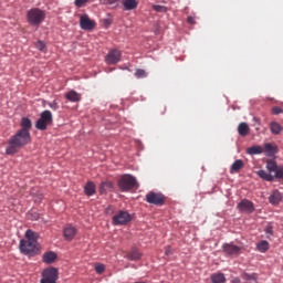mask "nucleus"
Here are the masks:
<instances>
[{
	"label": "nucleus",
	"mask_w": 283,
	"mask_h": 283,
	"mask_svg": "<svg viewBox=\"0 0 283 283\" xmlns=\"http://www.w3.org/2000/svg\"><path fill=\"white\" fill-rule=\"evenodd\" d=\"M188 23H190L191 25L196 23V20L193 19V17H188Z\"/></svg>",
	"instance_id": "41"
},
{
	"label": "nucleus",
	"mask_w": 283,
	"mask_h": 283,
	"mask_svg": "<svg viewBox=\"0 0 283 283\" xmlns=\"http://www.w3.org/2000/svg\"><path fill=\"white\" fill-rule=\"evenodd\" d=\"M128 222H132V214L125 210H119L113 217V224H115V227L128 224Z\"/></svg>",
	"instance_id": "8"
},
{
	"label": "nucleus",
	"mask_w": 283,
	"mask_h": 283,
	"mask_svg": "<svg viewBox=\"0 0 283 283\" xmlns=\"http://www.w3.org/2000/svg\"><path fill=\"white\" fill-rule=\"evenodd\" d=\"M135 76H136V78H145V76H147V72H145V70H143V69H138L135 72Z\"/></svg>",
	"instance_id": "33"
},
{
	"label": "nucleus",
	"mask_w": 283,
	"mask_h": 283,
	"mask_svg": "<svg viewBox=\"0 0 283 283\" xmlns=\"http://www.w3.org/2000/svg\"><path fill=\"white\" fill-rule=\"evenodd\" d=\"M264 231L268 235H273V226H268Z\"/></svg>",
	"instance_id": "38"
},
{
	"label": "nucleus",
	"mask_w": 283,
	"mask_h": 283,
	"mask_svg": "<svg viewBox=\"0 0 283 283\" xmlns=\"http://www.w3.org/2000/svg\"><path fill=\"white\" fill-rule=\"evenodd\" d=\"M115 211V208L113 206H108L106 209H105V213L106 216H113Z\"/></svg>",
	"instance_id": "36"
},
{
	"label": "nucleus",
	"mask_w": 283,
	"mask_h": 283,
	"mask_svg": "<svg viewBox=\"0 0 283 283\" xmlns=\"http://www.w3.org/2000/svg\"><path fill=\"white\" fill-rule=\"evenodd\" d=\"M25 238L20 241V251L24 253V255H36V251H39V234L32 230H27Z\"/></svg>",
	"instance_id": "3"
},
{
	"label": "nucleus",
	"mask_w": 283,
	"mask_h": 283,
	"mask_svg": "<svg viewBox=\"0 0 283 283\" xmlns=\"http://www.w3.org/2000/svg\"><path fill=\"white\" fill-rule=\"evenodd\" d=\"M223 249V253H226V255H238L240 253V251H242V248L233 244V243H226L222 247Z\"/></svg>",
	"instance_id": "13"
},
{
	"label": "nucleus",
	"mask_w": 283,
	"mask_h": 283,
	"mask_svg": "<svg viewBox=\"0 0 283 283\" xmlns=\"http://www.w3.org/2000/svg\"><path fill=\"white\" fill-rule=\"evenodd\" d=\"M242 280H244L245 282H254V283H258V274L255 273H252V274H249V273H243L241 275Z\"/></svg>",
	"instance_id": "30"
},
{
	"label": "nucleus",
	"mask_w": 283,
	"mask_h": 283,
	"mask_svg": "<svg viewBox=\"0 0 283 283\" xmlns=\"http://www.w3.org/2000/svg\"><path fill=\"white\" fill-rule=\"evenodd\" d=\"M65 98L71 103H78V101H81V94L76 93L75 91H70L65 94Z\"/></svg>",
	"instance_id": "22"
},
{
	"label": "nucleus",
	"mask_w": 283,
	"mask_h": 283,
	"mask_svg": "<svg viewBox=\"0 0 283 283\" xmlns=\"http://www.w3.org/2000/svg\"><path fill=\"white\" fill-rule=\"evenodd\" d=\"M95 271H96V273H98L101 275V273L105 272V265H103V264L95 265Z\"/></svg>",
	"instance_id": "35"
},
{
	"label": "nucleus",
	"mask_w": 283,
	"mask_h": 283,
	"mask_svg": "<svg viewBox=\"0 0 283 283\" xmlns=\"http://www.w3.org/2000/svg\"><path fill=\"white\" fill-rule=\"evenodd\" d=\"M35 48L36 50H39L40 52H46L48 51V46L45 45V42L39 40L38 42H35Z\"/></svg>",
	"instance_id": "31"
},
{
	"label": "nucleus",
	"mask_w": 283,
	"mask_h": 283,
	"mask_svg": "<svg viewBox=\"0 0 283 283\" xmlns=\"http://www.w3.org/2000/svg\"><path fill=\"white\" fill-rule=\"evenodd\" d=\"M282 107H280V106H274L273 108H272V114H274V115H277V114H282Z\"/></svg>",
	"instance_id": "37"
},
{
	"label": "nucleus",
	"mask_w": 283,
	"mask_h": 283,
	"mask_svg": "<svg viewBox=\"0 0 283 283\" xmlns=\"http://www.w3.org/2000/svg\"><path fill=\"white\" fill-rule=\"evenodd\" d=\"M52 112L50 111H43L40 115V118L35 123L36 129L40 132H45L48 129L49 125H52L53 123Z\"/></svg>",
	"instance_id": "6"
},
{
	"label": "nucleus",
	"mask_w": 283,
	"mask_h": 283,
	"mask_svg": "<svg viewBox=\"0 0 283 283\" xmlns=\"http://www.w3.org/2000/svg\"><path fill=\"white\" fill-rule=\"evenodd\" d=\"M153 9L155 10V12H167V7L160 4L153 6Z\"/></svg>",
	"instance_id": "34"
},
{
	"label": "nucleus",
	"mask_w": 283,
	"mask_h": 283,
	"mask_svg": "<svg viewBox=\"0 0 283 283\" xmlns=\"http://www.w3.org/2000/svg\"><path fill=\"white\" fill-rule=\"evenodd\" d=\"M263 154L268 157H273L277 154V146L275 144L265 143L263 145Z\"/></svg>",
	"instance_id": "16"
},
{
	"label": "nucleus",
	"mask_w": 283,
	"mask_h": 283,
	"mask_svg": "<svg viewBox=\"0 0 283 283\" xmlns=\"http://www.w3.org/2000/svg\"><path fill=\"white\" fill-rule=\"evenodd\" d=\"M146 202H148V205H155L156 207H163V205H165V195L150 191L146 195Z\"/></svg>",
	"instance_id": "9"
},
{
	"label": "nucleus",
	"mask_w": 283,
	"mask_h": 283,
	"mask_svg": "<svg viewBox=\"0 0 283 283\" xmlns=\"http://www.w3.org/2000/svg\"><path fill=\"white\" fill-rule=\"evenodd\" d=\"M244 167V161L242 159H237L230 168V174H238L240 169Z\"/></svg>",
	"instance_id": "21"
},
{
	"label": "nucleus",
	"mask_w": 283,
	"mask_h": 283,
	"mask_svg": "<svg viewBox=\"0 0 283 283\" xmlns=\"http://www.w3.org/2000/svg\"><path fill=\"white\" fill-rule=\"evenodd\" d=\"M270 129L271 133L274 135L281 134L282 133V125H280L277 122H272L270 124Z\"/></svg>",
	"instance_id": "29"
},
{
	"label": "nucleus",
	"mask_w": 283,
	"mask_h": 283,
	"mask_svg": "<svg viewBox=\"0 0 283 283\" xmlns=\"http://www.w3.org/2000/svg\"><path fill=\"white\" fill-rule=\"evenodd\" d=\"M57 280L59 270L56 268H49L42 271L40 283H56Z\"/></svg>",
	"instance_id": "7"
},
{
	"label": "nucleus",
	"mask_w": 283,
	"mask_h": 283,
	"mask_svg": "<svg viewBox=\"0 0 283 283\" xmlns=\"http://www.w3.org/2000/svg\"><path fill=\"white\" fill-rule=\"evenodd\" d=\"M269 249H271V244H269V241H266V240H262L256 243V250L260 253H266V251H269Z\"/></svg>",
	"instance_id": "23"
},
{
	"label": "nucleus",
	"mask_w": 283,
	"mask_h": 283,
	"mask_svg": "<svg viewBox=\"0 0 283 283\" xmlns=\"http://www.w3.org/2000/svg\"><path fill=\"white\" fill-rule=\"evenodd\" d=\"M166 255H171V247H167L165 250Z\"/></svg>",
	"instance_id": "40"
},
{
	"label": "nucleus",
	"mask_w": 283,
	"mask_h": 283,
	"mask_svg": "<svg viewBox=\"0 0 283 283\" xmlns=\"http://www.w3.org/2000/svg\"><path fill=\"white\" fill-rule=\"evenodd\" d=\"M27 21L30 25H41L45 21V12L39 8H33L27 12Z\"/></svg>",
	"instance_id": "4"
},
{
	"label": "nucleus",
	"mask_w": 283,
	"mask_h": 283,
	"mask_svg": "<svg viewBox=\"0 0 283 283\" xmlns=\"http://www.w3.org/2000/svg\"><path fill=\"white\" fill-rule=\"evenodd\" d=\"M238 209L244 213H253L255 211V206H253V202L249 199H243L238 205Z\"/></svg>",
	"instance_id": "12"
},
{
	"label": "nucleus",
	"mask_w": 283,
	"mask_h": 283,
	"mask_svg": "<svg viewBox=\"0 0 283 283\" xmlns=\"http://www.w3.org/2000/svg\"><path fill=\"white\" fill-rule=\"evenodd\" d=\"M109 191H114V182L111 180L102 181L99 185V195L106 196V193H109Z\"/></svg>",
	"instance_id": "14"
},
{
	"label": "nucleus",
	"mask_w": 283,
	"mask_h": 283,
	"mask_svg": "<svg viewBox=\"0 0 283 283\" xmlns=\"http://www.w3.org/2000/svg\"><path fill=\"white\" fill-rule=\"evenodd\" d=\"M247 154H249V156H258L264 154V148L262 146H251L247 148Z\"/></svg>",
	"instance_id": "20"
},
{
	"label": "nucleus",
	"mask_w": 283,
	"mask_h": 283,
	"mask_svg": "<svg viewBox=\"0 0 283 283\" xmlns=\"http://www.w3.org/2000/svg\"><path fill=\"white\" fill-rule=\"evenodd\" d=\"M56 253L55 252H45L42 256V261L44 262V264H54V262H56Z\"/></svg>",
	"instance_id": "17"
},
{
	"label": "nucleus",
	"mask_w": 283,
	"mask_h": 283,
	"mask_svg": "<svg viewBox=\"0 0 283 283\" xmlns=\"http://www.w3.org/2000/svg\"><path fill=\"white\" fill-rule=\"evenodd\" d=\"M211 282L212 283H224V282H227V277H224V274H222V273H214L211 275Z\"/></svg>",
	"instance_id": "28"
},
{
	"label": "nucleus",
	"mask_w": 283,
	"mask_h": 283,
	"mask_svg": "<svg viewBox=\"0 0 283 283\" xmlns=\"http://www.w3.org/2000/svg\"><path fill=\"white\" fill-rule=\"evenodd\" d=\"M80 27L82 30H94V28H96V22L90 19L88 14H83L80 18Z\"/></svg>",
	"instance_id": "11"
},
{
	"label": "nucleus",
	"mask_w": 283,
	"mask_h": 283,
	"mask_svg": "<svg viewBox=\"0 0 283 283\" xmlns=\"http://www.w3.org/2000/svg\"><path fill=\"white\" fill-rule=\"evenodd\" d=\"M266 170L256 171V176L262 178V180H266V182H273V180H283V166H279L276 160L269 159L266 161Z\"/></svg>",
	"instance_id": "2"
},
{
	"label": "nucleus",
	"mask_w": 283,
	"mask_h": 283,
	"mask_svg": "<svg viewBox=\"0 0 283 283\" xmlns=\"http://www.w3.org/2000/svg\"><path fill=\"white\" fill-rule=\"evenodd\" d=\"M21 129L19 132H30L32 129V120L28 117H23L21 120Z\"/></svg>",
	"instance_id": "24"
},
{
	"label": "nucleus",
	"mask_w": 283,
	"mask_h": 283,
	"mask_svg": "<svg viewBox=\"0 0 283 283\" xmlns=\"http://www.w3.org/2000/svg\"><path fill=\"white\" fill-rule=\"evenodd\" d=\"M84 193L85 196H94V193H96V184H94L93 181H88L84 186Z\"/></svg>",
	"instance_id": "19"
},
{
	"label": "nucleus",
	"mask_w": 283,
	"mask_h": 283,
	"mask_svg": "<svg viewBox=\"0 0 283 283\" xmlns=\"http://www.w3.org/2000/svg\"><path fill=\"white\" fill-rule=\"evenodd\" d=\"M238 133L240 136H248L249 135V124L247 123H241L238 126Z\"/></svg>",
	"instance_id": "27"
},
{
	"label": "nucleus",
	"mask_w": 283,
	"mask_h": 283,
	"mask_svg": "<svg viewBox=\"0 0 283 283\" xmlns=\"http://www.w3.org/2000/svg\"><path fill=\"white\" fill-rule=\"evenodd\" d=\"M118 187L120 191H132V189H138V181L132 175H124L118 180Z\"/></svg>",
	"instance_id": "5"
},
{
	"label": "nucleus",
	"mask_w": 283,
	"mask_h": 283,
	"mask_svg": "<svg viewBox=\"0 0 283 283\" xmlns=\"http://www.w3.org/2000/svg\"><path fill=\"white\" fill-rule=\"evenodd\" d=\"M90 3V0H75L74 4L76 8H85Z\"/></svg>",
	"instance_id": "32"
},
{
	"label": "nucleus",
	"mask_w": 283,
	"mask_h": 283,
	"mask_svg": "<svg viewBox=\"0 0 283 283\" xmlns=\"http://www.w3.org/2000/svg\"><path fill=\"white\" fill-rule=\"evenodd\" d=\"M31 142L32 136L30 135V132L18 130L17 134L9 139L6 154L8 156H14V154H19V149H23V147L30 145Z\"/></svg>",
	"instance_id": "1"
},
{
	"label": "nucleus",
	"mask_w": 283,
	"mask_h": 283,
	"mask_svg": "<svg viewBox=\"0 0 283 283\" xmlns=\"http://www.w3.org/2000/svg\"><path fill=\"white\" fill-rule=\"evenodd\" d=\"M232 282H233V283H240L241 281H240L239 277H234V279L232 280Z\"/></svg>",
	"instance_id": "42"
},
{
	"label": "nucleus",
	"mask_w": 283,
	"mask_h": 283,
	"mask_svg": "<svg viewBox=\"0 0 283 283\" xmlns=\"http://www.w3.org/2000/svg\"><path fill=\"white\" fill-rule=\"evenodd\" d=\"M269 202L270 205H277L279 202H282V192L274 190L272 196L269 197Z\"/></svg>",
	"instance_id": "18"
},
{
	"label": "nucleus",
	"mask_w": 283,
	"mask_h": 283,
	"mask_svg": "<svg viewBox=\"0 0 283 283\" xmlns=\"http://www.w3.org/2000/svg\"><path fill=\"white\" fill-rule=\"evenodd\" d=\"M120 56H123V53L119 50L113 49L106 54L105 62L107 65H116V63H119Z\"/></svg>",
	"instance_id": "10"
},
{
	"label": "nucleus",
	"mask_w": 283,
	"mask_h": 283,
	"mask_svg": "<svg viewBox=\"0 0 283 283\" xmlns=\"http://www.w3.org/2000/svg\"><path fill=\"white\" fill-rule=\"evenodd\" d=\"M123 6H124V10H136V8H138V1H136V0H124Z\"/></svg>",
	"instance_id": "25"
},
{
	"label": "nucleus",
	"mask_w": 283,
	"mask_h": 283,
	"mask_svg": "<svg viewBox=\"0 0 283 283\" xmlns=\"http://www.w3.org/2000/svg\"><path fill=\"white\" fill-rule=\"evenodd\" d=\"M143 254H140V252L136 249H133L132 251H129L127 254H126V258L128 260H133V261H136V260H140Z\"/></svg>",
	"instance_id": "26"
},
{
	"label": "nucleus",
	"mask_w": 283,
	"mask_h": 283,
	"mask_svg": "<svg viewBox=\"0 0 283 283\" xmlns=\"http://www.w3.org/2000/svg\"><path fill=\"white\" fill-rule=\"evenodd\" d=\"M49 107H51V109L56 111V109H59V104H56V102H53V103L49 104Z\"/></svg>",
	"instance_id": "39"
},
{
	"label": "nucleus",
	"mask_w": 283,
	"mask_h": 283,
	"mask_svg": "<svg viewBox=\"0 0 283 283\" xmlns=\"http://www.w3.org/2000/svg\"><path fill=\"white\" fill-rule=\"evenodd\" d=\"M63 234L65 240L70 242L76 238V228L72 224H67L63 230Z\"/></svg>",
	"instance_id": "15"
}]
</instances>
